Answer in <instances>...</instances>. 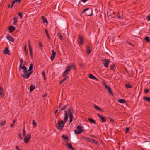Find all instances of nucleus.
<instances>
[{"label": "nucleus", "instance_id": "nucleus-46", "mask_svg": "<svg viewBox=\"0 0 150 150\" xmlns=\"http://www.w3.org/2000/svg\"><path fill=\"white\" fill-rule=\"evenodd\" d=\"M147 19L148 21H150V14L147 16Z\"/></svg>", "mask_w": 150, "mask_h": 150}, {"label": "nucleus", "instance_id": "nucleus-31", "mask_svg": "<svg viewBox=\"0 0 150 150\" xmlns=\"http://www.w3.org/2000/svg\"><path fill=\"white\" fill-rule=\"evenodd\" d=\"M35 86L34 85H31L30 87V91L31 92L35 88Z\"/></svg>", "mask_w": 150, "mask_h": 150}, {"label": "nucleus", "instance_id": "nucleus-6", "mask_svg": "<svg viewBox=\"0 0 150 150\" xmlns=\"http://www.w3.org/2000/svg\"><path fill=\"white\" fill-rule=\"evenodd\" d=\"M83 127L82 126L78 125L77 127V130H74V132L77 135L81 133L84 131V130L82 129Z\"/></svg>", "mask_w": 150, "mask_h": 150}, {"label": "nucleus", "instance_id": "nucleus-4", "mask_svg": "<svg viewBox=\"0 0 150 150\" xmlns=\"http://www.w3.org/2000/svg\"><path fill=\"white\" fill-rule=\"evenodd\" d=\"M71 69H73L74 70H76V67L74 64H73L71 65H67L66 67V75L69 72Z\"/></svg>", "mask_w": 150, "mask_h": 150}, {"label": "nucleus", "instance_id": "nucleus-8", "mask_svg": "<svg viewBox=\"0 0 150 150\" xmlns=\"http://www.w3.org/2000/svg\"><path fill=\"white\" fill-rule=\"evenodd\" d=\"M103 85L104 86L105 88L106 89H108V93L109 94H110L111 95L113 96L114 94L112 92L111 88L110 87L107 86L105 82H104L103 83Z\"/></svg>", "mask_w": 150, "mask_h": 150}, {"label": "nucleus", "instance_id": "nucleus-10", "mask_svg": "<svg viewBox=\"0 0 150 150\" xmlns=\"http://www.w3.org/2000/svg\"><path fill=\"white\" fill-rule=\"evenodd\" d=\"M24 137V142L25 143H27L29 141L31 138V135L30 134H29Z\"/></svg>", "mask_w": 150, "mask_h": 150}, {"label": "nucleus", "instance_id": "nucleus-1", "mask_svg": "<svg viewBox=\"0 0 150 150\" xmlns=\"http://www.w3.org/2000/svg\"><path fill=\"white\" fill-rule=\"evenodd\" d=\"M64 122L62 120L58 121L56 127L57 129L59 130H61L62 128L64 127L65 122H66V111H64Z\"/></svg>", "mask_w": 150, "mask_h": 150}, {"label": "nucleus", "instance_id": "nucleus-47", "mask_svg": "<svg viewBox=\"0 0 150 150\" xmlns=\"http://www.w3.org/2000/svg\"><path fill=\"white\" fill-rule=\"evenodd\" d=\"M149 91V90L148 89H146L144 90V92L145 93H148Z\"/></svg>", "mask_w": 150, "mask_h": 150}, {"label": "nucleus", "instance_id": "nucleus-36", "mask_svg": "<svg viewBox=\"0 0 150 150\" xmlns=\"http://www.w3.org/2000/svg\"><path fill=\"white\" fill-rule=\"evenodd\" d=\"M18 15L20 17L21 19L22 18L23 16V14L21 12H19L18 13Z\"/></svg>", "mask_w": 150, "mask_h": 150}, {"label": "nucleus", "instance_id": "nucleus-26", "mask_svg": "<svg viewBox=\"0 0 150 150\" xmlns=\"http://www.w3.org/2000/svg\"><path fill=\"white\" fill-rule=\"evenodd\" d=\"M88 120L90 121V123H93L94 124H96V122L93 119L88 118Z\"/></svg>", "mask_w": 150, "mask_h": 150}, {"label": "nucleus", "instance_id": "nucleus-3", "mask_svg": "<svg viewBox=\"0 0 150 150\" xmlns=\"http://www.w3.org/2000/svg\"><path fill=\"white\" fill-rule=\"evenodd\" d=\"M19 67L21 68L24 70L23 73L21 74L22 77L25 79H28V78L27 77L25 76V75H27L28 72V70H27V67L23 65H20Z\"/></svg>", "mask_w": 150, "mask_h": 150}, {"label": "nucleus", "instance_id": "nucleus-34", "mask_svg": "<svg viewBox=\"0 0 150 150\" xmlns=\"http://www.w3.org/2000/svg\"><path fill=\"white\" fill-rule=\"evenodd\" d=\"M58 35L59 37V38L61 40H62L63 39V38L62 36L61 35V33H58Z\"/></svg>", "mask_w": 150, "mask_h": 150}, {"label": "nucleus", "instance_id": "nucleus-25", "mask_svg": "<svg viewBox=\"0 0 150 150\" xmlns=\"http://www.w3.org/2000/svg\"><path fill=\"white\" fill-rule=\"evenodd\" d=\"M94 108H95L99 111H102L103 110H102L100 108H99L98 106H96V105H94Z\"/></svg>", "mask_w": 150, "mask_h": 150}, {"label": "nucleus", "instance_id": "nucleus-21", "mask_svg": "<svg viewBox=\"0 0 150 150\" xmlns=\"http://www.w3.org/2000/svg\"><path fill=\"white\" fill-rule=\"evenodd\" d=\"M21 0H14L13 1H11L12 4L11 6V7H12L15 3L16 2H17L18 3H20L21 2Z\"/></svg>", "mask_w": 150, "mask_h": 150}, {"label": "nucleus", "instance_id": "nucleus-38", "mask_svg": "<svg viewBox=\"0 0 150 150\" xmlns=\"http://www.w3.org/2000/svg\"><path fill=\"white\" fill-rule=\"evenodd\" d=\"M45 33H46V35H47V37H48V38H49L50 36H49V35L48 33V32L47 30L46 29H45Z\"/></svg>", "mask_w": 150, "mask_h": 150}, {"label": "nucleus", "instance_id": "nucleus-55", "mask_svg": "<svg viewBox=\"0 0 150 150\" xmlns=\"http://www.w3.org/2000/svg\"><path fill=\"white\" fill-rule=\"evenodd\" d=\"M81 0L82 1L83 3H85L88 1V0Z\"/></svg>", "mask_w": 150, "mask_h": 150}, {"label": "nucleus", "instance_id": "nucleus-15", "mask_svg": "<svg viewBox=\"0 0 150 150\" xmlns=\"http://www.w3.org/2000/svg\"><path fill=\"white\" fill-rule=\"evenodd\" d=\"M79 39L80 41L79 42V45H82L83 42V37L82 36H80L79 37Z\"/></svg>", "mask_w": 150, "mask_h": 150}, {"label": "nucleus", "instance_id": "nucleus-24", "mask_svg": "<svg viewBox=\"0 0 150 150\" xmlns=\"http://www.w3.org/2000/svg\"><path fill=\"white\" fill-rule=\"evenodd\" d=\"M118 102L120 103H126V100L122 99H120L118 100Z\"/></svg>", "mask_w": 150, "mask_h": 150}, {"label": "nucleus", "instance_id": "nucleus-5", "mask_svg": "<svg viewBox=\"0 0 150 150\" xmlns=\"http://www.w3.org/2000/svg\"><path fill=\"white\" fill-rule=\"evenodd\" d=\"M85 13L86 16H91L93 15V11L91 9L89 8H86L83 10L81 13Z\"/></svg>", "mask_w": 150, "mask_h": 150}, {"label": "nucleus", "instance_id": "nucleus-52", "mask_svg": "<svg viewBox=\"0 0 150 150\" xmlns=\"http://www.w3.org/2000/svg\"><path fill=\"white\" fill-rule=\"evenodd\" d=\"M117 18L119 19H121L122 18V17L119 15L117 16Z\"/></svg>", "mask_w": 150, "mask_h": 150}, {"label": "nucleus", "instance_id": "nucleus-58", "mask_svg": "<svg viewBox=\"0 0 150 150\" xmlns=\"http://www.w3.org/2000/svg\"><path fill=\"white\" fill-rule=\"evenodd\" d=\"M16 148L17 149H18V150H20L19 149V148L18 147V146H16Z\"/></svg>", "mask_w": 150, "mask_h": 150}, {"label": "nucleus", "instance_id": "nucleus-63", "mask_svg": "<svg viewBox=\"0 0 150 150\" xmlns=\"http://www.w3.org/2000/svg\"><path fill=\"white\" fill-rule=\"evenodd\" d=\"M24 49L25 48H26V45H24Z\"/></svg>", "mask_w": 150, "mask_h": 150}, {"label": "nucleus", "instance_id": "nucleus-51", "mask_svg": "<svg viewBox=\"0 0 150 150\" xmlns=\"http://www.w3.org/2000/svg\"><path fill=\"white\" fill-rule=\"evenodd\" d=\"M79 66L80 67H81L84 66V65L81 63H80L79 64Z\"/></svg>", "mask_w": 150, "mask_h": 150}, {"label": "nucleus", "instance_id": "nucleus-22", "mask_svg": "<svg viewBox=\"0 0 150 150\" xmlns=\"http://www.w3.org/2000/svg\"><path fill=\"white\" fill-rule=\"evenodd\" d=\"M89 77L91 79H92L94 80H96L98 81V79L96 78L95 76H93L92 74H89Z\"/></svg>", "mask_w": 150, "mask_h": 150}, {"label": "nucleus", "instance_id": "nucleus-53", "mask_svg": "<svg viewBox=\"0 0 150 150\" xmlns=\"http://www.w3.org/2000/svg\"><path fill=\"white\" fill-rule=\"evenodd\" d=\"M19 137L21 139H23L21 134H19Z\"/></svg>", "mask_w": 150, "mask_h": 150}, {"label": "nucleus", "instance_id": "nucleus-48", "mask_svg": "<svg viewBox=\"0 0 150 150\" xmlns=\"http://www.w3.org/2000/svg\"><path fill=\"white\" fill-rule=\"evenodd\" d=\"M129 129V128L128 127H127L125 129L126 131L125 133H127L128 132V131Z\"/></svg>", "mask_w": 150, "mask_h": 150}, {"label": "nucleus", "instance_id": "nucleus-13", "mask_svg": "<svg viewBox=\"0 0 150 150\" xmlns=\"http://www.w3.org/2000/svg\"><path fill=\"white\" fill-rule=\"evenodd\" d=\"M52 54L51 56L50 59L51 61H52L54 59L55 57L56 52L54 50H52Z\"/></svg>", "mask_w": 150, "mask_h": 150}, {"label": "nucleus", "instance_id": "nucleus-30", "mask_svg": "<svg viewBox=\"0 0 150 150\" xmlns=\"http://www.w3.org/2000/svg\"><path fill=\"white\" fill-rule=\"evenodd\" d=\"M14 20V24L16 25H17V24L16 23L17 22V18L15 17H14L13 18Z\"/></svg>", "mask_w": 150, "mask_h": 150}, {"label": "nucleus", "instance_id": "nucleus-16", "mask_svg": "<svg viewBox=\"0 0 150 150\" xmlns=\"http://www.w3.org/2000/svg\"><path fill=\"white\" fill-rule=\"evenodd\" d=\"M66 146L72 150H75V149L72 147L71 144L70 143H68L66 144Z\"/></svg>", "mask_w": 150, "mask_h": 150}, {"label": "nucleus", "instance_id": "nucleus-23", "mask_svg": "<svg viewBox=\"0 0 150 150\" xmlns=\"http://www.w3.org/2000/svg\"><path fill=\"white\" fill-rule=\"evenodd\" d=\"M66 76V70L64 71L63 73V76L64 77V79L62 80L61 81L59 82V84H61L64 81L66 80V77H65Z\"/></svg>", "mask_w": 150, "mask_h": 150}, {"label": "nucleus", "instance_id": "nucleus-17", "mask_svg": "<svg viewBox=\"0 0 150 150\" xmlns=\"http://www.w3.org/2000/svg\"><path fill=\"white\" fill-rule=\"evenodd\" d=\"M0 95L1 96L3 97L4 96L5 94H4L3 88L0 86Z\"/></svg>", "mask_w": 150, "mask_h": 150}, {"label": "nucleus", "instance_id": "nucleus-11", "mask_svg": "<svg viewBox=\"0 0 150 150\" xmlns=\"http://www.w3.org/2000/svg\"><path fill=\"white\" fill-rule=\"evenodd\" d=\"M30 41V40H29L28 41V47L29 50L30 54L31 57H33V52L32 51V48L31 47Z\"/></svg>", "mask_w": 150, "mask_h": 150}, {"label": "nucleus", "instance_id": "nucleus-29", "mask_svg": "<svg viewBox=\"0 0 150 150\" xmlns=\"http://www.w3.org/2000/svg\"><path fill=\"white\" fill-rule=\"evenodd\" d=\"M41 17L44 23L46 22L47 23H48L47 19L44 16H42Z\"/></svg>", "mask_w": 150, "mask_h": 150}, {"label": "nucleus", "instance_id": "nucleus-44", "mask_svg": "<svg viewBox=\"0 0 150 150\" xmlns=\"http://www.w3.org/2000/svg\"><path fill=\"white\" fill-rule=\"evenodd\" d=\"M66 109V106H64L62 108H61L60 110H64Z\"/></svg>", "mask_w": 150, "mask_h": 150}, {"label": "nucleus", "instance_id": "nucleus-49", "mask_svg": "<svg viewBox=\"0 0 150 150\" xmlns=\"http://www.w3.org/2000/svg\"><path fill=\"white\" fill-rule=\"evenodd\" d=\"M110 122H113V123L115 121H114V120L113 119L111 118L110 117Z\"/></svg>", "mask_w": 150, "mask_h": 150}, {"label": "nucleus", "instance_id": "nucleus-14", "mask_svg": "<svg viewBox=\"0 0 150 150\" xmlns=\"http://www.w3.org/2000/svg\"><path fill=\"white\" fill-rule=\"evenodd\" d=\"M91 49L92 48L89 46L87 45L86 48V53L88 54H90L92 51Z\"/></svg>", "mask_w": 150, "mask_h": 150}, {"label": "nucleus", "instance_id": "nucleus-28", "mask_svg": "<svg viewBox=\"0 0 150 150\" xmlns=\"http://www.w3.org/2000/svg\"><path fill=\"white\" fill-rule=\"evenodd\" d=\"M143 99L149 102H150V97H144L143 98Z\"/></svg>", "mask_w": 150, "mask_h": 150}, {"label": "nucleus", "instance_id": "nucleus-56", "mask_svg": "<svg viewBox=\"0 0 150 150\" xmlns=\"http://www.w3.org/2000/svg\"><path fill=\"white\" fill-rule=\"evenodd\" d=\"M26 53V54H28L27 53V50L26 49V48H25L24 49Z\"/></svg>", "mask_w": 150, "mask_h": 150}, {"label": "nucleus", "instance_id": "nucleus-54", "mask_svg": "<svg viewBox=\"0 0 150 150\" xmlns=\"http://www.w3.org/2000/svg\"><path fill=\"white\" fill-rule=\"evenodd\" d=\"M58 111V110H55L54 111V114H56V113Z\"/></svg>", "mask_w": 150, "mask_h": 150}, {"label": "nucleus", "instance_id": "nucleus-42", "mask_svg": "<svg viewBox=\"0 0 150 150\" xmlns=\"http://www.w3.org/2000/svg\"><path fill=\"white\" fill-rule=\"evenodd\" d=\"M42 75H43V76L44 79V80H46V78H45V73L44 71H43L42 72Z\"/></svg>", "mask_w": 150, "mask_h": 150}, {"label": "nucleus", "instance_id": "nucleus-61", "mask_svg": "<svg viewBox=\"0 0 150 150\" xmlns=\"http://www.w3.org/2000/svg\"><path fill=\"white\" fill-rule=\"evenodd\" d=\"M129 44H130L131 45L133 46V45L131 43H130V42H129Z\"/></svg>", "mask_w": 150, "mask_h": 150}, {"label": "nucleus", "instance_id": "nucleus-45", "mask_svg": "<svg viewBox=\"0 0 150 150\" xmlns=\"http://www.w3.org/2000/svg\"><path fill=\"white\" fill-rule=\"evenodd\" d=\"M23 59H20V65H23Z\"/></svg>", "mask_w": 150, "mask_h": 150}, {"label": "nucleus", "instance_id": "nucleus-50", "mask_svg": "<svg viewBox=\"0 0 150 150\" xmlns=\"http://www.w3.org/2000/svg\"><path fill=\"white\" fill-rule=\"evenodd\" d=\"M39 46L40 47H42V43L41 42H39Z\"/></svg>", "mask_w": 150, "mask_h": 150}, {"label": "nucleus", "instance_id": "nucleus-39", "mask_svg": "<svg viewBox=\"0 0 150 150\" xmlns=\"http://www.w3.org/2000/svg\"><path fill=\"white\" fill-rule=\"evenodd\" d=\"M62 138L63 141L65 142L66 141V135L64 134H63L62 136Z\"/></svg>", "mask_w": 150, "mask_h": 150}, {"label": "nucleus", "instance_id": "nucleus-33", "mask_svg": "<svg viewBox=\"0 0 150 150\" xmlns=\"http://www.w3.org/2000/svg\"><path fill=\"white\" fill-rule=\"evenodd\" d=\"M6 120H4V121H2L1 122L0 124V126H3L5 125V124H6Z\"/></svg>", "mask_w": 150, "mask_h": 150}, {"label": "nucleus", "instance_id": "nucleus-35", "mask_svg": "<svg viewBox=\"0 0 150 150\" xmlns=\"http://www.w3.org/2000/svg\"><path fill=\"white\" fill-rule=\"evenodd\" d=\"M115 64H113L112 65L110 66V69L112 70H113L115 67Z\"/></svg>", "mask_w": 150, "mask_h": 150}, {"label": "nucleus", "instance_id": "nucleus-40", "mask_svg": "<svg viewBox=\"0 0 150 150\" xmlns=\"http://www.w3.org/2000/svg\"><path fill=\"white\" fill-rule=\"evenodd\" d=\"M23 135L24 137H25V134L26 133V131L25 130V129L24 128L23 130Z\"/></svg>", "mask_w": 150, "mask_h": 150}, {"label": "nucleus", "instance_id": "nucleus-9", "mask_svg": "<svg viewBox=\"0 0 150 150\" xmlns=\"http://www.w3.org/2000/svg\"><path fill=\"white\" fill-rule=\"evenodd\" d=\"M103 64L104 66L108 68L110 62V60L107 59H103Z\"/></svg>", "mask_w": 150, "mask_h": 150}, {"label": "nucleus", "instance_id": "nucleus-60", "mask_svg": "<svg viewBox=\"0 0 150 150\" xmlns=\"http://www.w3.org/2000/svg\"><path fill=\"white\" fill-rule=\"evenodd\" d=\"M95 143V144H97L98 143V142L97 141H95L93 142Z\"/></svg>", "mask_w": 150, "mask_h": 150}, {"label": "nucleus", "instance_id": "nucleus-41", "mask_svg": "<svg viewBox=\"0 0 150 150\" xmlns=\"http://www.w3.org/2000/svg\"><path fill=\"white\" fill-rule=\"evenodd\" d=\"M33 125L35 126H36L37 125L36 123L34 120H33Z\"/></svg>", "mask_w": 150, "mask_h": 150}, {"label": "nucleus", "instance_id": "nucleus-19", "mask_svg": "<svg viewBox=\"0 0 150 150\" xmlns=\"http://www.w3.org/2000/svg\"><path fill=\"white\" fill-rule=\"evenodd\" d=\"M7 39L9 41L12 42L14 41L13 38L11 35H8L7 36Z\"/></svg>", "mask_w": 150, "mask_h": 150}, {"label": "nucleus", "instance_id": "nucleus-43", "mask_svg": "<svg viewBox=\"0 0 150 150\" xmlns=\"http://www.w3.org/2000/svg\"><path fill=\"white\" fill-rule=\"evenodd\" d=\"M95 141V140L92 139L90 138V139L89 140V142H94Z\"/></svg>", "mask_w": 150, "mask_h": 150}, {"label": "nucleus", "instance_id": "nucleus-32", "mask_svg": "<svg viewBox=\"0 0 150 150\" xmlns=\"http://www.w3.org/2000/svg\"><path fill=\"white\" fill-rule=\"evenodd\" d=\"M144 40H146L148 42H150V38L149 36H146L144 38Z\"/></svg>", "mask_w": 150, "mask_h": 150}, {"label": "nucleus", "instance_id": "nucleus-18", "mask_svg": "<svg viewBox=\"0 0 150 150\" xmlns=\"http://www.w3.org/2000/svg\"><path fill=\"white\" fill-rule=\"evenodd\" d=\"M8 29L10 33L13 32L15 30V28L12 26H10L8 27Z\"/></svg>", "mask_w": 150, "mask_h": 150}, {"label": "nucleus", "instance_id": "nucleus-12", "mask_svg": "<svg viewBox=\"0 0 150 150\" xmlns=\"http://www.w3.org/2000/svg\"><path fill=\"white\" fill-rule=\"evenodd\" d=\"M97 116L99 117V118L101 120L102 122H106V118L102 116V115L99 114H97Z\"/></svg>", "mask_w": 150, "mask_h": 150}, {"label": "nucleus", "instance_id": "nucleus-62", "mask_svg": "<svg viewBox=\"0 0 150 150\" xmlns=\"http://www.w3.org/2000/svg\"><path fill=\"white\" fill-rule=\"evenodd\" d=\"M10 4H9L8 6V8H10Z\"/></svg>", "mask_w": 150, "mask_h": 150}, {"label": "nucleus", "instance_id": "nucleus-59", "mask_svg": "<svg viewBox=\"0 0 150 150\" xmlns=\"http://www.w3.org/2000/svg\"><path fill=\"white\" fill-rule=\"evenodd\" d=\"M68 140V137L66 136V141Z\"/></svg>", "mask_w": 150, "mask_h": 150}, {"label": "nucleus", "instance_id": "nucleus-37", "mask_svg": "<svg viewBox=\"0 0 150 150\" xmlns=\"http://www.w3.org/2000/svg\"><path fill=\"white\" fill-rule=\"evenodd\" d=\"M125 86L127 88H132V86L129 84H125Z\"/></svg>", "mask_w": 150, "mask_h": 150}, {"label": "nucleus", "instance_id": "nucleus-27", "mask_svg": "<svg viewBox=\"0 0 150 150\" xmlns=\"http://www.w3.org/2000/svg\"><path fill=\"white\" fill-rule=\"evenodd\" d=\"M81 139H82L84 140H85L86 141H87L89 142V140L90 139V138L88 137L85 136L82 137H81Z\"/></svg>", "mask_w": 150, "mask_h": 150}, {"label": "nucleus", "instance_id": "nucleus-7", "mask_svg": "<svg viewBox=\"0 0 150 150\" xmlns=\"http://www.w3.org/2000/svg\"><path fill=\"white\" fill-rule=\"evenodd\" d=\"M33 69V64H31L29 68V69L28 70V74L27 75H25V76L27 77L28 78H29V76L32 74L33 72V71L32 70Z\"/></svg>", "mask_w": 150, "mask_h": 150}, {"label": "nucleus", "instance_id": "nucleus-57", "mask_svg": "<svg viewBox=\"0 0 150 150\" xmlns=\"http://www.w3.org/2000/svg\"><path fill=\"white\" fill-rule=\"evenodd\" d=\"M14 123H12V124H11V125H10V126L11 127H13V125H14Z\"/></svg>", "mask_w": 150, "mask_h": 150}, {"label": "nucleus", "instance_id": "nucleus-20", "mask_svg": "<svg viewBox=\"0 0 150 150\" xmlns=\"http://www.w3.org/2000/svg\"><path fill=\"white\" fill-rule=\"evenodd\" d=\"M3 52L5 54H9V50L8 48L6 47L4 49Z\"/></svg>", "mask_w": 150, "mask_h": 150}, {"label": "nucleus", "instance_id": "nucleus-64", "mask_svg": "<svg viewBox=\"0 0 150 150\" xmlns=\"http://www.w3.org/2000/svg\"><path fill=\"white\" fill-rule=\"evenodd\" d=\"M15 122H16V121H15V120H14L13 121V123H14H14Z\"/></svg>", "mask_w": 150, "mask_h": 150}, {"label": "nucleus", "instance_id": "nucleus-2", "mask_svg": "<svg viewBox=\"0 0 150 150\" xmlns=\"http://www.w3.org/2000/svg\"><path fill=\"white\" fill-rule=\"evenodd\" d=\"M74 111L73 109L71 108H69L68 110V114L66 111V121L68 120V116L69 118V123L72 122L73 118V113Z\"/></svg>", "mask_w": 150, "mask_h": 150}]
</instances>
